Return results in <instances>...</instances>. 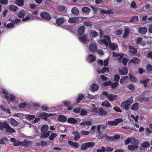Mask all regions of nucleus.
<instances>
[{
  "label": "nucleus",
  "instance_id": "6e6d98bb",
  "mask_svg": "<svg viewBox=\"0 0 152 152\" xmlns=\"http://www.w3.org/2000/svg\"><path fill=\"white\" fill-rule=\"evenodd\" d=\"M142 146L143 148H147L149 147L150 143L148 142H145L142 144Z\"/></svg>",
  "mask_w": 152,
  "mask_h": 152
},
{
  "label": "nucleus",
  "instance_id": "5701e85b",
  "mask_svg": "<svg viewBox=\"0 0 152 152\" xmlns=\"http://www.w3.org/2000/svg\"><path fill=\"white\" fill-rule=\"evenodd\" d=\"M87 59L89 62L92 63L96 60V57L92 54L89 55L87 57Z\"/></svg>",
  "mask_w": 152,
  "mask_h": 152
},
{
  "label": "nucleus",
  "instance_id": "774afa93",
  "mask_svg": "<svg viewBox=\"0 0 152 152\" xmlns=\"http://www.w3.org/2000/svg\"><path fill=\"white\" fill-rule=\"evenodd\" d=\"M115 123H116L117 125H118L119 124L122 122L123 121L121 118H117L115 120Z\"/></svg>",
  "mask_w": 152,
  "mask_h": 152
},
{
  "label": "nucleus",
  "instance_id": "2f4dec72",
  "mask_svg": "<svg viewBox=\"0 0 152 152\" xmlns=\"http://www.w3.org/2000/svg\"><path fill=\"white\" fill-rule=\"evenodd\" d=\"M7 124L6 121L0 122V130H2L5 128L7 126Z\"/></svg>",
  "mask_w": 152,
  "mask_h": 152
},
{
  "label": "nucleus",
  "instance_id": "cd10ccee",
  "mask_svg": "<svg viewBox=\"0 0 152 152\" xmlns=\"http://www.w3.org/2000/svg\"><path fill=\"white\" fill-rule=\"evenodd\" d=\"M72 134L75 136L74 139L75 140H78L80 138V136L79 132L77 131L73 132H72Z\"/></svg>",
  "mask_w": 152,
  "mask_h": 152
},
{
  "label": "nucleus",
  "instance_id": "423d86ee",
  "mask_svg": "<svg viewBox=\"0 0 152 152\" xmlns=\"http://www.w3.org/2000/svg\"><path fill=\"white\" fill-rule=\"evenodd\" d=\"M133 101V97H131L128 100L123 102L121 104V106L126 110L128 109L129 105Z\"/></svg>",
  "mask_w": 152,
  "mask_h": 152
},
{
  "label": "nucleus",
  "instance_id": "bb28decb",
  "mask_svg": "<svg viewBox=\"0 0 152 152\" xmlns=\"http://www.w3.org/2000/svg\"><path fill=\"white\" fill-rule=\"evenodd\" d=\"M1 90L2 93L4 94V97L5 99H7L8 98L9 95L10 94L8 91L7 90L4 88L2 89Z\"/></svg>",
  "mask_w": 152,
  "mask_h": 152
},
{
  "label": "nucleus",
  "instance_id": "7ed1b4c3",
  "mask_svg": "<svg viewBox=\"0 0 152 152\" xmlns=\"http://www.w3.org/2000/svg\"><path fill=\"white\" fill-rule=\"evenodd\" d=\"M91 109L90 110V112H92L95 113H98L101 115H106L107 114V112L103 109L102 108H99V109L98 111L97 112V107H96L95 105L94 104H91Z\"/></svg>",
  "mask_w": 152,
  "mask_h": 152
},
{
  "label": "nucleus",
  "instance_id": "4be33fe9",
  "mask_svg": "<svg viewBox=\"0 0 152 152\" xmlns=\"http://www.w3.org/2000/svg\"><path fill=\"white\" fill-rule=\"evenodd\" d=\"M102 106L105 107H109L112 108V105L107 101H105L103 102L101 104Z\"/></svg>",
  "mask_w": 152,
  "mask_h": 152
},
{
  "label": "nucleus",
  "instance_id": "2eb2a0df",
  "mask_svg": "<svg viewBox=\"0 0 152 152\" xmlns=\"http://www.w3.org/2000/svg\"><path fill=\"white\" fill-rule=\"evenodd\" d=\"M8 96V98L6 99L7 100L8 104H10L15 99L16 96L13 94H10Z\"/></svg>",
  "mask_w": 152,
  "mask_h": 152
},
{
  "label": "nucleus",
  "instance_id": "dca6fc26",
  "mask_svg": "<svg viewBox=\"0 0 152 152\" xmlns=\"http://www.w3.org/2000/svg\"><path fill=\"white\" fill-rule=\"evenodd\" d=\"M99 86L96 83H93L91 86L90 90L92 91H97L99 88Z\"/></svg>",
  "mask_w": 152,
  "mask_h": 152
},
{
  "label": "nucleus",
  "instance_id": "f03ea898",
  "mask_svg": "<svg viewBox=\"0 0 152 152\" xmlns=\"http://www.w3.org/2000/svg\"><path fill=\"white\" fill-rule=\"evenodd\" d=\"M120 78V76L118 75H115L114 76V80L115 82L112 83L111 81H106L105 83H102L101 84L104 86H107L108 85H111L112 88H115L119 84L118 80Z\"/></svg>",
  "mask_w": 152,
  "mask_h": 152
},
{
  "label": "nucleus",
  "instance_id": "79ce46f5",
  "mask_svg": "<svg viewBox=\"0 0 152 152\" xmlns=\"http://www.w3.org/2000/svg\"><path fill=\"white\" fill-rule=\"evenodd\" d=\"M15 3L19 6H22L24 4V1L23 0H16Z\"/></svg>",
  "mask_w": 152,
  "mask_h": 152
},
{
  "label": "nucleus",
  "instance_id": "ea45409f",
  "mask_svg": "<svg viewBox=\"0 0 152 152\" xmlns=\"http://www.w3.org/2000/svg\"><path fill=\"white\" fill-rule=\"evenodd\" d=\"M129 48L130 52L134 54H135L137 53V48H134L132 46H129Z\"/></svg>",
  "mask_w": 152,
  "mask_h": 152
},
{
  "label": "nucleus",
  "instance_id": "49530a36",
  "mask_svg": "<svg viewBox=\"0 0 152 152\" xmlns=\"http://www.w3.org/2000/svg\"><path fill=\"white\" fill-rule=\"evenodd\" d=\"M57 135V134L56 133H52L49 137V139L50 140L53 141Z\"/></svg>",
  "mask_w": 152,
  "mask_h": 152
},
{
  "label": "nucleus",
  "instance_id": "58836bf2",
  "mask_svg": "<svg viewBox=\"0 0 152 152\" xmlns=\"http://www.w3.org/2000/svg\"><path fill=\"white\" fill-rule=\"evenodd\" d=\"M129 76L130 80L133 82H136L137 81V79L131 74L129 73Z\"/></svg>",
  "mask_w": 152,
  "mask_h": 152
},
{
  "label": "nucleus",
  "instance_id": "1a4fd4ad",
  "mask_svg": "<svg viewBox=\"0 0 152 152\" xmlns=\"http://www.w3.org/2000/svg\"><path fill=\"white\" fill-rule=\"evenodd\" d=\"M134 41L138 45L144 46L146 44V42L143 40V39L141 37H137L134 40Z\"/></svg>",
  "mask_w": 152,
  "mask_h": 152
},
{
  "label": "nucleus",
  "instance_id": "8fccbe9b",
  "mask_svg": "<svg viewBox=\"0 0 152 152\" xmlns=\"http://www.w3.org/2000/svg\"><path fill=\"white\" fill-rule=\"evenodd\" d=\"M139 20L137 16L132 17L130 20V22H133L134 23L137 22Z\"/></svg>",
  "mask_w": 152,
  "mask_h": 152
},
{
  "label": "nucleus",
  "instance_id": "c85d7f7f",
  "mask_svg": "<svg viewBox=\"0 0 152 152\" xmlns=\"http://www.w3.org/2000/svg\"><path fill=\"white\" fill-rule=\"evenodd\" d=\"M64 22V20L63 18H59L56 20V24L57 25H60L63 23Z\"/></svg>",
  "mask_w": 152,
  "mask_h": 152
},
{
  "label": "nucleus",
  "instance_id": "9d476101",
  "mask_svg": "<svg viewBox=\"0 0 152 152\" xmlns=\"http://www.w3.org/2000/svg\"><path fill=\"white\" fill-rule=\"evenodd\" d=\"M99 66L96 67V71L99 74H104L105 72H109V69L107 67H104L101 70L99 69Z\"/></svg>",
  "mask_w": 152,
  "mask_h": 152
},
{
  "label": "nucleus",
  "instance_id": "e2e57ef3",
  "mask_svg": "<svg viewBox=\"0 0 152 152\" xmlns=\"http://www.w3.org/2000/svg\"><path fill=\"white\" fill-rule=\"evenodd\" d=\"M82 10L84 12L88 13L89 12L90 9L88 7H84L82 8Z\"/></svg>",
  "mask_w": 152,
  "mask_h": 152
},
{
  "label": "nucleus",
  "instance_id": "aec40b11",
  "mask_svg": "<svg viewBox=\"0 0 152 152\" xmlns=\"http://www.w3.org/2000/svg\"><path fill=\"white\" fill-rule=\"evenodd\" d=\"M10 141L14 142V145L15 146H19L20 145H22V142H20L18 140H16L15 139L13 138H11Z\"/></svg>",
  "mask_w": 152,
  "mask_h": 152
},
{
  "label": "nucleus",
  "instance_id": "c756f323",
  "mask_svg": "<svg viewBox=\"0 0 152 152\" xmlns=\"http://www.w3.org/2000/svg\"><path fill=\"white\" fill-rule=\"evenodd\" d=\"M13 23V21H12V23L8 24H7L6 23H4V27L6 28H12L15 27L14 24Z\"/></svg>",
  "mask_w": 152,
  "mask_h": 152
},
{
  "label": "nucleus",
  "instance_id": "9b49d317",
  "mask_svg": "<svg viewBox=\"0 0 152 152\" xmlns=\"http://www.w3.org/2000/svg\"><path fill=\"white\" fill-rule=\"evenodd\" d=\"M89 50L93 53H95L97 49V46L96 43H92L89 45Z\"/></svg>",
  "mask_w": 152,
  "mask_h": 152
},
{
  "label": "nucleus",
  "instance_id": "0e129e2a",
  "mask_svg": "<svg viewBox=\"0 0 152 152\" xmlns=\"http://www.w3.org/2000/svg\"><path fill=\"white\" fill-rule=\"evenodd\" d=\"M147 70L148 72H152V66L150 64H148L146 67Z\"/></svg>",
  "mask_w": 152,
  "mask_h": 152
},
{
  "label": "nucleus",
  "instance_id": "a211bd4d",
  "mask_svg": "<svg viewBox=\"0 0 152 152\" xmlns=\"http://www.w3.org/2000/svg\"><path fill=\"white\" fill-rule=\"evenodd\" d=\"M119 72L121 75H124L127 74L128 71L126 67H124L119 70Z\"/></svg>",
  "mask_w": 152,
  "mask_h": 152
},
{
  "label": "nucleus",
  "instance_id": "e433bc0d",
  "mask_svg": "<svg viewBox=\"0 0 152 152\" xmlns=\"http://www.w3.org/2000/svg\"><path fill=\"white\" fill-rule=\"evenodd\" d=\"M9 8L10 10L15 12H16L18 9V8L14 5H10L9 6Z\"/></svg>",
  "mask_w": 152,
  "mask_h": 152
},
{
  "label": "nucleus",
  "instance_id": "6e6552de",
  "mask_svg": "<svg viewBox=\"0 0 152 152\" xmlns=\"http://www.w3.org/2000/svg\"><path fill=\"white\" fill-rule=\"evenodd\" d=\"M36 115L37 116L40 118H42L43 119H46L48 116L53 115L51 113L48 114L42 112H39L36 114Z\"/></svg>",
  "mask_w": 152,
  "mask_h": 152
},
{
  "label": "nucleus",
  "instance_id": "c03bdc74",
  "mask_svg": "<svg viewBox=\"0 0 152 152\" xmlns=\"http://www.w3.org/2000/svg\"><path fill=\"white\" fill-rule=\"evenodd\" d=\"M67 121L70 123L75 124L77 122V121L74 118H68Z\"/></svg>",
  "mask_w": 152,
  "mask_h": 152
},
{
  "label": "nucleus",
  "instance_id": "4468645a",
  "mask_svg": "<svg viewBox=\"0 0 152 152\" xmlns=\"http://www.w3.org/2000/svg\"><path fill=\"white\" fill-rule=\"evenodd\" d=\"M41 17L47 20H49L51 19V17L50 15L46 12H43L41 14Z\"/></svg>",
  "mask_w": 152,
  "mask_h": 152
},
{
  "label": "nucleus",
  "instance_id": "3c124183",
  "mask_svg": "<svg viewBox=\"0 0 152 152\" xmlns=\"http://www.w3.org/2000/svg\"><path fill=\"white\" fill-rule=\"evenodd\" d=\"M130 31V30L128 28L126 27L123 36V37H124V38L126 37L127 36L128 34L129 33Z\"/></svg>",
  "mask_w": 152,
  "mask_h": 152
},
{
  "label": "nucleus",
  "instance_id": "69168bd1",
  "mask_svg": "<svg viewBox=\"0 0 152 152\" xmlns=\"http://www.w3.org/2000/svg\"><path fill=\"white\" fill-rule=\"evenodd\" d=\"M107 136L106 135H103L101 133H99V134L97 136V137L99 139H103L104 137H106V139H107Z\"/></svg>",
  "mask_w": 152,
  "mask_h": 152
},
{
  "label": "nucleus",
  "instance_id": "20e7f679",
  "mask_svg": "<svg viewBox=\"0 0 152 152\" xmlns=\"http://www.w3.org/2000/svg\"><path fill=\"white\" fill-rule=\"evenodd\" d=\"M26 15V12L24 10H22L18 13L17 16L18 17L20 18H23L22 21L23 22H26L29 20L30 19L29 15H27L25 18H23Z\"/></svg>",
  "mask_w": 152,
  "mask_h": 152
},
{
  "label": "nucleus",
  "instance_id": "72a5a7b5",
  "mask_svg": "<svg viewBox=\"0 0 152 152\" xmlns=\"http://www.w3.org/2000/svg\"><path fill=\"white\" fill-rule=\"evenodd\" d=\"M10 122L12 125L14 126H16L18 125V122L13 118L10 119Z\"/></svg>",
  "mask_w": 152,
  "mask_h": 152
},
{
  "label": "nucleus",
  "instance_id": "f704fd0d",
  "mask_svg": "<svg viewBox=\"0 0 152 152\" xmlns=\"http://www.w3.org/2000/svg\"><path fill=\"white\" fill-rule=\"evenodd\" d=\"M140 62V60L137 58H134L131 60L129 62V64H130L131 63H133L135 64H138Z\"/></svg>",
  "mask_w": 152,
  "mask_h": 152
},
{
  "label": "nucleus",
  "instance_id": "39448f33",
  "mask_svg": "<svg viewBox=\"0 0 152 152\" xmlns=\"http://www.w3.org/2000/svg\"><path fill=\"white\" fill-rule=\"evenodd\" d=\"M49 129V126L47 125H43L41 128V131L42 132L41 137L45 138L49 136L50 134V132H47Z\"/></svg>",
  "mask_w": 152,
  "mask_h": 152
},
{
  "label": "nucleus",
  "instance_id": "a19ab883",
  "mask_svg": "<svg viewBox=\"0 0 152 152\" xmlns=\"http://www.w3.org/2000/svg\"><path fill=\"white\" fill-rule=\"evenodd\" d=\"M109 45L110 47V49L113 50H115L118 48V45L115 43L110 44V43L108 45Z\"/></svg>",
  "mask_w": 152,
  "mask_h": 152
},
{
  "label": "nucleus",
  "instance_id": "393cba45",
  "mask_svg": "<svg viewBox=\"0 0 152 152\" xmlns=\"http://www.w3.org/2000/svg\"><path fill=\"white\" fill-rule=\"evenodd\" d=\"M89 35L90 37L94 38L97 37L98 35V33L95 31L92 30L90 32Z\"/></svg>",
  "mask_w": 152,
  "mask_h": 152
},
{
  "label": "nucleus",
  "instance_id": "4d7b16f0",
  "mask_svg": "<svg viewBox=\"0 0 152 152\" xmlns=\"http://www.w3.org/2000/svg\"><path fill=\"white\" fill-rule=\"evenodd\" d=\"M87 148L91 147L94 146V143L93 142H89L85 143Z\"/></svg>",
  "mask_w": 152,
  "mask_h": 152
},
{
  "label": "nucleus",
  "instance_id": "052dcab7",
  "mask_svg": "<svg viewBox=\"0 0 152 152\" xmlns=\"http://www.w3.org/2000/svg\"><path fill=\"white\" fill-rule=\"evenodd\" d=\"M128 79V77L127 76H126L123 78H121L120 81V82L121 83H123L125 82L126 80Z\"/></svg>",
  "mask_w": 152,
  "mask_h": 152
},
{
  "label": "nucleus",
  "instance_id": "680f3d73",
  "mask_svg": "<svg viewBox=\"0 0 152 152\" xmlns=\"http://www.w3.org/2000/svg\"><path fill=\"white\" fill-rule=\"evenodd\" d=\"M100 80H102L103 81H106L107 80L108 78L103 75H101L100 76Z\"/></svg>",
  "mask_w": 152,
  "mask_h": 152
},
{
  "label": "nucleus",
  "instance_id": "f3484780",
  "mask_svg": "<svg viewBox=\"0 0 152 152\" xmlns=\"http://www.w3.org/2000/svg\"><path fill=\"white\" fill-rule=\"evenodd\" d=\"M101 128V125H100L98 126H93L91 128V130L92 131H91L92 132V133H94L96 131V130L98 132H99Z\"/></svg>",
  "mask_w": 152,
  "mask_h": 152
},
{
  "label": "nucleus",
  "instance_id": "864d4df0",
  "mask_svg": "<svg viewBox=\"0 0 152 152\" xmlns=\"http://www.w3.org/2000/svg\"><path fill=\"white\" fill-rule=\"evenodd\" d=\"M139 108L138 104L137 103L134 104L131 107V109L133 110H137Z\"/></svg>",
  "mask_w": 152,
  "mask_h": 152
},
{
  "label": "nucleus",
  "instance_id": "de8ad7c7",
  "mask_svg": "<svg viewBox=\"0 0 152 152\" xmlns=\"http://www.w3.org/2000/svg\"><path fill=\"white\" fill-rule=\"evenodd\" d=\"M84 97V96L82 94H79L78 95V97L77 100V103H79L83 99Z\"/></svg>",
  "mask_w": 152,
  "mask_h": 152
},
{
  "label": "nucleus",
  "instance_id": "c9c22d12",
  "mask_svg": "<svg viewBox=\"0 0 152 152\" xmlns=\"http://www.w3.org/2000/svg\"><path fill=\"white\" fill-rule=\"evenodd\" d=\"M133 142H136L134 138H132L131 139L129 138L126 140L125 143L126 144L128 145L129 144L130 142L131 143H133Z\"/></svg>",
  "mask_w": 152,
  "mask_h": 152
},
{
  "label": "nucleus",
  "instance_id": "f8f14e48",
  "mask_svg": "<svg viewBox=\"0 0 152 152\" xmlns=\"http://www.w3.org/2000/svg\"><path fill=\"white\" fill-rule=\"evenodd\" d=\"M97 66H100V64L101 66L103 65L105 66H107L108 64V59H107L105 60L103 62L102 60H97Z\"/></svg>",
  "mask_w": 152,
  "mask_h": 152
},
{
  "label": "nucleus",
  "instance_id": "7c9ffc66",
  "mask_svg": "<svg viewBox=\"0 0 152 152\" xmlns=\"http://www.w3.org/2000/svg\"><path fill=\"white\" fill-rule=\"evenodd\" d=\"M139 31L140 34H145L147 31V29L146 27H142L139 28Z\"/></svg>",
  "mask_w": 152,
  "mask_h": 152
},
{
  "label": "nucleus",
  "instance_id": "13d9d810",
  "mask_svg": "<svg viewBox=\"0 0 152 152\" xmlns=\"http://www.w3.org/2000/svg\"><path fill=\"white\" fill-rule=\"evenodd\" d=\"M138 147V146L137 145H129L128 146V148L130 150H134L137 148Z\"/></svg>",
  "mask_w": 152,
  "mask_h": 152
},
{
  "label": "nucleus",
  "instance_id": "603ef678",
  "mask_svg": "<svg viewBox=\"0 0 152 152\" xmlns=\"http://www.w3.org/2000/svg\"><path fill=\"white\" fill-rule=\"evenodd\" d=\"M25 117L29 120H33L35 118V116L34 115L27 114L26 115Z\"/></svg>",
  "mask_w": 152,
  "mask_h": 152
},
{
  "label": "nucleus",
  "instance_id": "4c0bfd02",
  "mask_svg": "<svg viewBox=\"0 0 152 152\" xmlns=\"http://www.w3.org/2000/svg\"><path fill=\"white\" fill-rule=\"evenodd\" d=\"M68 143L69 145L75 148H77L79 147V145L77 142H74L72 141H69Z\"/></svg>",
  "mask_w": 152,
  "mask_h": 152
},
{
  "label": "nucleus",
  "instance_id": "0eeeda50",
  "mask_svg": "<svg viewBox=\"0 0 152 152\" xmlns=\"http://www.w3.org/2000/svg\"><path fill=\"white\" fill-rule=\"evenodd\" d=\"M103 94L107 97L110 101H113L117 98L116 95L114 96L112 94H109L106 91H104L102 93Z\"/></svg>",
  "mask_w": 152,
  "mask_h": 152
},
{
  "label": "nucleus",
  "instance_id": "5fc2aeb1",
  "mask_svg": "<svg viewBox=\"0 0 152 152\" xmlns=\"http://www.w3.org/2000/svg\"><path fill=\"white\" fill-rule=\"evenodd\" d=\"M91 133L92 132L90 130V131L82 130L81 132V133L83 135H87L89 133Z\"/></svg>",
  "mask_w": 152,
  "mask_h": 152
},
{
  "label": "nucleus",
  "instance_id": "37998d69",
  "mask_svg": "<svg viewBox=\"0 0 152 152\" xmlns=\"http://www.w3.org/2000/svg\"><path fill=\"white\" fill-rule=\"evenodd\" d=\"M59 120L62 122H65L66 121L67 118L64 116L61 115L58 117Z\"/></svg>",
  "mask_w": 152,
  "mask_h": 152
},
{
  "label": "nucleus",
  "instance_id": "a878e982",
  "mask_svg": "<svg viewBox=\"0 0 152 152\" xmlns=\"http://www.w3.org/2000/svg\"><path fill=\"white\" fill-rule=\"evenodd\" d=\"M85 28V27L83 26H81L79 28L78 31V33L79 35L82 36L84 34Z\"/></svg>",
  "mask_w": 152,
  "mask_h": 152
},
{
  "label": "nucleus",
  "instance_id": "412c9836",
  "mask_svg": "<svg viewBox=\"0 0 152 152\" xmlns=\"http://www.w3.org/2000/svg\"><path fill=\"white\" fill-rule=\"evenodd\" d=\"M80 18L74 17L73 18H69V23H75L78 22L80 20L79 19Z\"/></svg>",
  "mask_w": 152,
  "mask_h": 152
},
{
  "label": "nucleus",
  "instance_id": "6ab92c4d",
  "mask_svg": "<svg viewBox=\"0 0 152 152\" xmlns=\"http://www.w3.org/2000/svg\"><path fill=\"white\" fill-rule=\"evenodd\" d=\"M113 55L114 57L118 59L122 58L124 56L123 53H117L113 52Z\"/></svg>",
  "mask_w": 152,
  "mask_h": 152
},
{
  "label": "nucleus",
  "instance_id": "338daca9",
  "mask_svg": "<svg viewBox=\"0 0 152 152\" xmlns=\"http://www.w3.org/2000/svg\"><path fill=\"white\" fill-rule=\"evenodd\" d=\"M105 147L103 146L100 147L99 149H98L97 152H105Z\"/></svg>",
  "mask_w": 152,
  "mask_h": 152
},
{
  "label": "nucleus",
  "instance_id": "473e14b6",
  "mask_svg": "<svg viewBox=\"0 0 152 152\" xmlns=\"http://www.w3.org/2000/svg\"><path fill=\"white\" fill-rule=\"evenodd\" d=\"M5 129H6V132H15L14 129L11 128L8 124Z\"/></svg>",
  "mask_w": 152,
  "mask_h": 152
},
{
  "label": "nucleus",
  "instance_id": "b1692460",
  "mask_svg": "<svg viewBox=\"0 0 152 152\" xmlns=\"http://www.w3.org/2000/svg\"><path fill=\"white\" fill-rule=\"evenodd\" d=\"M79 40L85 43L86 42L90 40L89 38H88L87 36L84 35L83 37H79Z\"/></svg>",
  "mask_w": 152,
  "mask_h": 152
},
{
  "label": "nucleus",
  "instance_id": "ddd939ff",
  "mask_svg": "<svg viewBox=\"0 0 152 152\" xmlns=\"http://www.w3.org/2000/svg\"><path fill=\"white\" fill-rule=\"evenodd\" d=\"M107 140L108 142L114 141L115 140L118 139L120 138L119 135H116L114 137H108L107 136Z\"/></svg>",
  "mask_w": 152,
  "mask_h": 152
},
{
  "label": "nucleus",
  "instance_id": "09e8293b",
  "mask_svg": "<svg viewBox=\"0 0 152 152\" xmlns=\"http://www.w3.org/2000/svg\"><path fill=\"white\" fill-rule=\"evenodd\" d=\"M149 79L148 78L145 79H142L140 80V82L141 83L144 84V86L146 87L147 86V84H146V83H148L149 81Z\"/></svg>",
  "mask_w": 152,
  "mask_h": 152
},
{
  "label": "nucleus",
  "instance_id": "f257e3e1",
  "mask_svg": "<svg viewBox=\"0 0 152 152\" xmlns=\"http://www.w3.org/2000/svg\"><path fill=\"white\" fill-rule=\"evenodd\" d=\"M99 32L100 34L101 38V39H100L98 42V43L102 44L105 45L107 46L111 42L110 38L106 36H103L104 31L101 29H99Z\"/></svg>",
  "mask_w": 152,
  "mask_h": 152
},
{
  "label": "nucleus",
  "instance_id": "a18cd8bd",
  "mask_svg": "<svg viewBox=\"0 0 152 152\" xmlns=\"http://www.w3.org/2000/svg\"><path fill=\"white\" fill-rule=\"evenodd\" d=\"M72 13L74 15H77L79 13V10L76 7H73L72 10Z\"/></svg>",
  "mask_w": 152,
  "mask_h": 152
},
{
  "label": "nucleus",
  "instance_id": "bf43d9fd",
  "mask_svg": "<svg viewBox=\"0 0 152 152\" xmlns=\"http://www.w3.org/2000/svg\"><path fill=\"white\" fill-rule=\"evenodd\" d=\"M80 124L82 125H91V122L90 121H86L84 122H81Z\"/></svg>",
  "mask_w": 152,
  "mask_h": 152
}]
</instances>
